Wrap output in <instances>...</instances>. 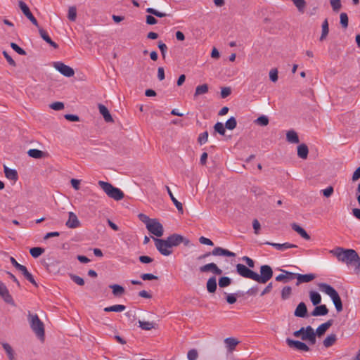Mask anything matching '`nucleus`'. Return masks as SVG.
I'll return each instance as SVG.
<instances>
[{
  "label": "nucleus",
  "mask_w": 360,
  "mask_h": 360,
  "mask_svg": "<svg viewBox=\"0 0 360 360\" xmlns=\"http://www.w3.org/2000/svg\"><path fill=\"white\" fill-rule=\"evenodd\" d=\"M292 229L296 231L298 234H300L303 238L305 240H309L310 236L306 232V231L302 228L298 224L294 223L292 224Z\"/></svg>",
  "instance_id": "nucleus-32"
},
{
  "label": "nucleus",
  "mask_w": 360,
  "mask_h": 360,
  "mask_svg": "<svg viewBox=\"0 0 360 360\" xmlns=\"http://www.w3.org/2000/svg\"><path fill=\"white\" fill-rule=\"evenodd\" d=\"M236 127V120L233 117L229 119L226 124L225 127L229 130H233Z\"/></svg>",
  "instance_id": "nucleus-48"
},
{
  "label": "nucleus",
  "mask_w": 360,
  "mask_h": 360,
  "mask_svg": "<svg viewBox=\"0 0 360 360\" xmlns=\"http://www.w3.org/2000/svg\"><path fill=\"white\" fill-rule=\"evenodd\" d=\"M44 252V249L42 248H39V247H35V248H32L30 250V255L34 257V258H37L39 257L41 255H42L43 253Z\"/></svg>",
  "instance_id": "nucleus-44"
},
{
  "label": "nucleus",
  "mask_w": 360,
  "mask_h": 360,
  "mask_svg": "<svg viewBox=\"0 0 360 360\" xmlns=\"http://www.w3.org/2000/svg\"><path fill=\"white\" fill-rule=\"evenodd\" d=\"M231 93V89L230 87H223L221 90V96L223 98H226L229 96Z\"/></svg>",
  "instance_id": "nucleus-63"
},
{
  "label": "nucleus",
  "mask_w": 360,
  "mask_h": 360,
  "mask_svg": "<svg viewBox=\"0 0 360 360\" xmlns=\"http://www.w3.org/2000/svg\"><path fill=\"white\" fill-rule=\"evenodd\" d=\"M212 255L214 256H226V257H235L234 252H231L226 249H224L221 247H217L213 249Z\"/></svg>",
  "instance_id": "nucleus-17"
},
{
  "label": "nucleus",
  "mask_w": 360,
  "mask_h": 360,
  "mask_svg": "<svg viewBox=\"0 0 360 360\" xmlns=\"http://www.w3.org/2000/svg\"><path fill=\"white\" fill-rule=\"evenodd\" d=\"M328 313V309L325 304L316 306L313 311L311 312V315L314 316H325Z\"/></svg>",
  "instance_id": "nucleus-26"
},
{
  "label": "nucleus",
  "mask_w": 360,
  "mask_h": 360,
  "mask_svg": "<svg viewBox=\"0 0 360 360\" xmlns=\"http://www.w3.org/2000/svg\"><path fill=\"white\" fill-rule=\"evenodd\" d=\"M340 24L344 28L347 27L348 26V16L346 13H342L340 16Z\"/></svg>",
  "instance_id": "nucleus-56"
},
{
  "label": "nucleus",
  "mask_w": 360,
  "mask_h": 360,
  "mask_svg": "<svg viewBox=\"0 0 360 360\" xmlns=\"http://www.w3.org/2000/svg\"><path fill=\"white\" fill-rule=\"evenodd\" d=\"M65 118L69 122H78L79 118L77 115L75 114H65Z\"/></svg>",
  "instance_id": "nucleus-60"
},
{
  "label": "nucleus",
  "mask_w": 360,
  "mask_h": 360,
  "mask_svg": "<svg viewBox=\"0 0 360 360\" xmlns=\"http://www.w3.org/2000/svg\"><path fill=\"white\" fill-rule=\"evenodd\" d=\"M139 218L141 221H143L146 224V226H147L148 224H150V222L154 219H150L148 216H146L144 214H139Z\"/></svg>",
  "instance_id": "nucleus-62"
},
{
  "label": "nucleus",
  "mask_w": 360,
  "mask_h": 360,
  "mask_svg": "<svg viewBox=\"0 0 360 360\" xmlns=\"http://www.w3.org/2000/svg\"><path fill=\"white\" fill-rule=\"evenodd\" d=\"M332 324H333V321L332 320H328V321L321 324L316 328V330L315 332L316 335H317L319 337H321L332 326Z\"/></svg>",
  "instance_id": "nucleus-23"
},
{
  "label": "nucleus",
  "mask_w": 360,
  "mask_h": 360,
  "mask_svg": "<svg viewBox=\"0 0 360 360\" xmlns=\"http://www.w3.org/2000/svg\"><path fill=\"white\" fill-rule=\"evenodd\" d=\"M292 289L290 286L284 287L281 290V297L283 300H287L291 295Z\"/></svg>",
  "instance_id": "nucleus-46"
},
{
  "label": "nucleus",
  "mask_w": 360,
  "mask_h": 360,
  "mask_svg": "<svg viewBox=\"0 0 360 360\" xmlns=\"http://www.w3.org/2000/svg\"><path fill=\"white\" fill-rule=\"evenodd\" d=\"M231 284V279L229 277L224 276L219 280V285L221 288H225Z\"/></svg>",
  "instance_id": "nucleus-51"
},
{
  "label": "nucleus",
  "mask_w": 360,
  "mask_h": 360,
  "mask_svg": "<svg viewBox=\"0 0 360 360\" xmlns=\"http://www.w3.org/2000/svg\"><path fill=\"white\" fill-rule=\"evenodd\" d=\"M292 229L296 231L298 234H300L303 238L305 240H309L310 236L306 232V231L302 228L298 224L294 223L292 224Z\"/></svg>",
  "instance_id": "nucleus-33"
},
{
  "label": "nucleus",
  "mask_w": 360,
  "mask_h": 360,
  "mask_svg": "<svg viewBox=\"0 0 360 360\" xmlns=\"http://www.w3.org/2000/svg\"><path fill=\"white\" fill-rule=\"evenodd\" d=\"M328 32H329L328 21V19H325L323 21L322 25H321V34L319 38V40L321 41H324L326 39V37L328 34Z\"/></svg>",
  "instance_id": "nucleus-30"
},
{
  "label": "nucleus",
  "mask_w": 360,
  "mask_h": 360,
  "mask_svg": "<svg viewBox=\"0 0 360 360\" xmlns=\"http://www.w3.org/2000/svg\"><path fill=\"white\" fill-rule=\"evenodd\" d=\"M296 338H300L302 340L308 341L309 344L316 343V333L311 326L302 327L300 330L293 333Z\"/></svg>",
  "instance_id": "nucleus-5"
},
{
  "label": "nucleus",
  "mask_w": 360,
  "mask_h": 360,
  "mask_svg": "<svg viewBox=\"0 0 360 360\" xmlns=\"http://www.w3.org/2000/svg\"><path fill=\"white\" fill-rule=\"evenodd\" d=\"M266 244L269 245L274 247V248H276L277 250H280V251H285L289 248H297L296 245L291 244L290 243H276L267 242V243H266Z\"/></svg>",
  "instance_id": "nucleus-18"
},
{
  "label": "nucleus",
  "mask_w": 360,
  "mask_h": 360,
  "mask_svg": "<svg viewBox=\"0 0 360 360\" xmlns=\"http://www.w3.org/2000/svg\"><path fill=\"white\" fill-rule=\"evenodd\" d=\"M98 184L110 198L115 200H120L124 198L123 192L120 188L114 187L110 183L99 181Z\"/></svg>",
  "instance_id": "nucleus-4"
},
{
  "label": "nucleus",
  "mask_w": 360,
  "mask_h": 360,
  "mask_svg": "<svg viewBox=\"0 0 360 360\" xmlns=\"http://www.w3.org/2000/svg\"><path fill=\"white\" fill-rule=\"evenodd\" d=\"M243 261L245 262L247 266L249 268H254L255 267V262L250 257L247 256H244L242 258Z\"/></svg>",
  "instance_id": "nucleus-64"
},
{
  "label": "nucleus",
  "mask_w": 360,
  "mask_h": 360,
  "mask_svg": "<svg viewBox=\"0 0 360 360\" xmlns=\"http://www.w3.org/2000/svg\"><path fill=\"white\" fill-rule=\"evenodd\" d=\"M70 277L77 285H81V286L84 285V279L82 278L79 277V276H77L75 274H70Z\"/></svg>",
  "instance_id": "nucleus-55"
},
{
  "label": "nucleus",
  "mask_w": 360,
  "mask_h": 360,
  "mask_svg": "<svg viewBox=\"0 0 360 360\" xmlns=\"http://www.w3.org/2000/svg\"><path fill=\"white\" fill-rule=\"evenodd\" d=\"M286 141L289 143H292V144L298 143L300 142V139H299L297 133L293 129L287 131Z\"/></svg>",
  "instance_id": "nucleus-20"
},
{
  "label": "nucleus",
  "mask_w": 360,
  "mask_h": 360,
  "mask_svg": "<svg viewBox=\"0 0 360 360\" xmlns=\"http://www.w3.org/2000/svg\"><path fill=\"white\" fill-rule=\"evenodd\" d=\"M65 225L70 229H75L80 226V222L74 212H70L68 213V219Z\"/></svg>",
  "instance_id": "nucleus-15"
},
{
  "label": "nucleus",
  "mask_w": 360,
  "mask_h": 360,
  "mask_svg": "<svg viewBox=\"0 0 360 360\" xmlns=\"http://www.w3.org/2000/svg\"><path fill=\"white\" fill-rule=\"evenodd\" d=\"M215 131L218 132L221 135H224L225 134V127L224 126L223 123L221 122H217L215 124L214 127Z\"/></svg>",
  "instance_id": "nucleus-54"
},
{
  "label": "nucleus",
  "mask_w": 360,
  "mask_h": 360,
  "mask_svg": "<svg viewBox=\"0 0 360 360\" xmlns=\"http://www.w3.org/2000/svg\"><path fill=\"white\" fill-rule=\"evenodd\" d=\"M50 108L53 110L59 111L64 109V103L63 102H54L49 105Z\"/></svg>",
  "instance_id": "nucleus-50"
},
{
  "label": "nucleus",
  "mask_w": 360,
  "mask_h": 360,
  "mask_svg": "<svg viewBox=\"0 0 360 360\" xmlns=\"http://www.w3.org/2000/svg\"><path fill=\"white\" fill-rule=\"evenodd\" d=\"M309 149L306 144L302 143L297 146V155L302 159H307L308 157Z\"/></svg>",
  "instance_id": "nucleus-28"
},
{
  "label": "nucleus",
  "mask_w": 360,
  "mask_h": 360,
  "mask_svg": "<svg viewBox=\"0 0 360 360\" xmlns=\"http://www.w3.org/2000/svg\"><path fill=\"white\" fill-rule=\"evenodd\" d=\"M11 47L20 55H21V56L26 55V51L20 47L17 44L13 43V42L11 43Z\"/></svg>",
  "instance_id": "nucleus-53"
},
{
  "label": "nucleus",
  "mask_w": 360,
  "mask_h": 360,
  "mask_svg": "<svg viewBox=\"0 0 360 360\" xmlns=\"http://www.w3.org/2000/svg\"><path fill=\"white\" fill-rule=\"evenodd\" d=\"M295 278H296L297 280L296 285H299L300 284H301L302 283H309V282L313 281L316 278V276L313 274H295Z\"/></svg>",
  "instance_id": "nucleus-16"
},
{
  "label": "nucleus",
  "mask_w": 360,
  "mask_h": 360,
  "mask_svg": "<svg viewBox=\"0 0 360 360\" xmlns=\"http://www.w3.org/2000/svg\"><path fill=\"white\" fill-rule=\"evenodd\" d=\"M208 140V133L207 131H205L203 133H201L198 139V143L200 145H202L205 143Z\"/></svg>",
  "instance_id": "nucleus-57"
},
{
  "label": "nucleus",
  "mask_w": 360,
  "mask_h": 360,
  "mask_svg": "<svg viewBox=\"0 0 360 360\" xmlns=\"http://www.w3.org/2000/svg\"><path fill=\"white\" fill-rule=\"evenodd\" d=\"M5 176L7 179L10 180H13L14 181H17L18 179V173L15 169H10L8 167H4Z\"/></svg>",
  "instance_id": "nucleus-27"
},
{
  "label": "nucleus",
  "mask_w": 360,
  "mask_h": 360,
  "mask_svg": "<svg viewBox=\"0 0 360 360\" xmlns=\"http://www.w3.org/2000/svg\"><path fill=\"white\" fill-rule=\"evenodd\" d=\"M282 272L283 274H281L276 277V281L288 282V281L292 280L295 278L294 273H291L285 270H282Z\"/></svg>",
  "instance_id": "nucleus-22"
},
{
  "label": "nucleus",
  "mask_w": 360,
  "mask_h": 360,
  "mask_svg": "<svg viewBox=\"0 0 360 360\" xmlns=\"http://www.w3.org/2000/svg\"><path fill=\"white\" fill-rule=\"evenodd\" d=\"M292 229L296 231L298 234H300L303 238L305 240H309L310 236L306 232V231L302 228L298 224L294 223L292 224Z\"/></svg>",
  "instance_id": "nucleus-31"
},
{
  "label": "nucleus",
  "mask_w": 360,
  "mask_h": 360,
  "mask_svg": "<svg viewBox=\"0 0 360 360\" xmlns=\"http://www.w3.org/2000/svg\"><path fill=\"white\" fill-rule=\"evenodd\" d=\"M318 286L319 290L322 292L326 294L331 298L336 310L338 311H341L342 310V301L338 292L335 290V288L325 283H321L319 284Z\"/></svg>",
  "instance_id": "nucleus-2"
},
{
  "label": "nucleus",
  "mask_w": 360,
  "mask_h": 360,
  "mask_svg": "<svg viewBox=\"0 0 360 360\" xmlns=\"http://www.w3.org/2000/svg\"><path fill=\"white\" fill-rule=\"evenodd\" d=\"M201 272L211 271L216 275H221L222 271L214 263H209L200 267Z\"/></svg>",
  "instance_id": "nucleus-14"
},
{
  "label": "nucleus",
  "mask_w": 360,
  "mask_h": 360,
  "mask_svg": "<svg viewBox=\"0 0 360 360\" xmlns=\"http://www.w3.org/2000/svg\"><path fill=\"white\" fill-rule=\"evenodd\" d=\"M292 1L300 13H303L304 12V8L307 5L304 0H292Z\"/></svg>",
  "instance_id": "nucleus-42"
},
{
  "label": "nucleus",
  "mask_w": 360,
  "mask_h": 360,
  "mask_svg": "<svg viewBox=\"0 0 360 360\" xmlns=\"http://www.w3.org/2000/svg\"><path fill=\"white\" fill-rule=\"evenodd\" d=\"M269 78L273 82L278 80V70L277 69H271L269 72Z\"/></svg>",
  "instance_id": "nucleus-59"
},
{
  "label": "nucleus",
  "mask_w": 360,
  "mask_h": 360,
  "mask_svg": "<svg viewBox=\"0 0 360 360\" xmlns=\"http://www.w3.org/2000/svg\"><path fill=\"white\" fill-rule=\"evenodd\" d=\"M1 345H2L4 349L5 350L6 353L9 360H14L15 359L14 352H13L11 346L9 344L6 343V342H3Z\"/></svg>",
  "instance_id": "nucleus-39"
},
{
  "label": "nucleus",
  "mask_w": 360,
  "mask_h": 360,
  "mask_svg": "<svg viewBox=\"0 0 360 360\" xmlns=\"http://www.w3.org/2000/svg\"><path fill=\"white\" fill-rule=\"evenodd\" d=\"M0 296L4 300L5 302L11 303L13 301L12 297L6 286L0 281Z\"/></svg>",
  "instance_id": "nucleus-19"
},
{
  "label": "nucleus",
  "mask_w": 360,
  "mask_h": 360,
  "mask_svg": "<svg viewBox=\"0 0 360 360\" xmlns=\"http://www.w3.org/2000/svg\"><path fill=\"white\" fill-rule=\"evenodd\" d=\"M188 360H196L198 358V352L195 349H190L187 353Z\"/></svg>",
  "instance_id": "nucleus-52"
},
{
  "label": "nucleus",
  "mask_w": 360,
  "mask_h": 360,
  "mask_svg": "<svg viewBox=\"0 0 360 360\" xmlns=\"http://www.w3.org/2000/svg\"><path fill=\"white\" fill-rule=\"evenodd\" d=\"M310 300L314 305H317L321 302V297L320 294L315 291L309 292Z\"/></svg>",
  "instance_id": "nucleus-38"
},
{
  "label": "nucleus",
  "mask_w": 360,
  "mask_h": 360,
  "mask_svg": "<svg viewBox=\"0 0 360 360\" xmlns=\"http://www.w3.org/2000/svg\"><path fill=\"white\" fill-rule=\"evenodd\" d=\"M27 154L30 157L36 158V159H40L44 157V152L39 150V149H30L27 151Z\"/></svg>",
  "instance_id": "nucleus-40"
},
{
  "label": "nucleus",
  "mask_w": 360,
  "mask_h": 360,
  "mask_svg": "<svg viewBox=\"0 0 360 360\" xmlns=\"http://www.w3.org/2000/svg\"><path fill=\"white\" fill-rule=\"evenodd\" d=\"M330 6L335 12H338L342 7L340 0H330Z\"/></svg>",
  "instance_id": "nucleus-49"
},
{
  "label": "nucleus",
  "mask_w": 360,
  "mask_h": 360,
  "mask_svg": "<svg viewBox=\"0 0 360 360\" xmlns=\"http://www.w3.org/2000/svg\"><path fill=\"white\" fill-rule=\"evenodd\" d=\"M236 272L240 276L255 281V272L244 264H238L236 266Z\"/></svg>",
  "instance_id": "nucleus-9"
},
{
  "label": "nucleus",
  "mask_w": 360,
  "mask_h": 360,
  "mask_svg": "<svg viewBox=\"0 0 360 360\" xmlns=\"http://www.w3.org/2000/svg\"><path fill=\"white\" fill-rule=\"evenodd\" d=\"M273 276V270L269 265H262L260 267V275L255 272V281L259 283H266Z\"/></svg>",
  "instance_id": "nucleus-6"
},
{
  "label": "nucleus",
  "mask_w": 360,
  "mask_h": 360,
  "mask_svg": "<svg viewBox=\"0 0 360 360\" xmlns=\"http://www.w3.org/2000/svg\"><path fill=\"white\" fill-rule=\"evenodd\" d=\"M2 53H3L4 56L5 57V58L6 59L7 62L9 63V65H12L13 67H15L16 65L15 62L10 56V55L7 53V51H4Z\"/></svg>",
  "instance_id": "nucleus-61"
},
{
  "label": "nucleus",
  "mask_w": 360,
  "mask_h": 360,
  "mask_svg": "<svg viewBox=\"0 0 360 360\" xmlns=\"http://www.w3.org/2000/svg\"><path fill=\"white\" fill-rule=\"evenodd\" d=\"M53 67L65 77H70L75 74L74 70L68 65H66L62 62H56Z\"/></svg>",
  "instance_id": "nucleus-10"
},
{
  "label": "nucleus",
  "mask_w": 360,
  "mask_h": 360,
  "mask_svg": "<svg viewBox=\"0 0 360 360\" xmlns=\"http://www.w3.org/2000/svg\"><path fill=\"white\" fill-rule=\"evenodd\" d=\"M208 91V86L206 84L199 85L196 87L194 96L197 97L200 95L206 94Z\"/></svg>",
  "instance_id": "nucleus-41"
},
{
  "label": "nucleus",
  "mask_w": 360,
  "mask_h": 360,
  "mask_svg": "<svg viewBox=\"0 0 360 360\" xmlns=\"http://www.w3.org/2000/svg\"><path fill=\"white\" fill-rule=\"evenodd\" d=\"M28 321L32 330L41 340L44 339V325L37 314L28 315Z\"/></svg>",
  "instance_id": "nucleus-3"
},
{
  "label": "nucleus",
  "mask_w": 360,
  "mask_h": 360,
  "mask_svg": "<svg viewBox=\"0 0 360 360\" xmlns=\"http://www.w3.org/2000/svg\"><path fill=\"white\" fill-rule=\"evenodd\" d=\"M337 340V336L335 334H330L328 335L325 340H323V345L325 347L328 348L335 344Z\"/></svg>",
  "instance_id": "nucleus-36"
},
{
  "label": "nucleus",
  "mask_w": 360,
  "mask_h": 360,
  "mask_svg": "<svg viewBox=\"0 0 360 360\" xmlns=\"http://www.w3.org/2000/svg\"><path fill=\"white\" fill-rule=\"evenodd\" d=\"M39 34H40L41 37L46 42H47L50 46H51L54 49H57L58 47V44L56 43H55L53 41H52L51 37L49 36V34H47V32L44 30H43L42 28L39 27Z\"/></svg>",
  "instance_id": "nucleus-24"
},
{
  "label": "nucleus",
  "mask_w": 360,
  "mask_h": 360,
  "mask_svg": "<svg viewBox=\"0 0 360 360\" xmlns=\"http://www.w3.org/2000/svg\"><path fill=\"white\" fill-rule=\"evenodd\" d=\"M224 343L229 352H232L238 345L239 341L233 338H227L224 340Z\"/></svg>",
  "instance_id": "nucleus-25"
},
{
  "label": "nucleus",
  "mask_w": 360,
  "mask_h": 360,
  "mask_svg": "<svg viewBox=\"0 0 360 360\" xmlns=\"http://www.w3.org/2000/svg\"><path fill=\"white\" fill-rule=\"evenodd\" d=\"M286 342L290 347L297 349L299 351L308 352L309 350V347L302 342L298 340H292L290 338H287Z\"/></svg>",
  "instance_id": "nucleus-13"
},
{
  "label": "nucleus",
  "mask_w": 360,
  "mask_h": 360,
  "mask_svg": "<svg viewBox=\"0 0 360 360\" xmlns=\"http://www.w3.org/2000/svg\"><path fill=\"white\" fill-rule=\"evenodd\" d=\"M256 122L262 126H266L269 124V119L266 116H261L258 117Z\"/></svg>",
  "instance_id": "nucleus-58"
},
{
  "label": "nucleus",
  "mask_w": 360,
  "mask_h": 360,
  "mask_svg": "<svg viewBox=\"0 0 360 360\" xmlns=\"http://www.w3.org/2000/svg\"><path fill=\"white\" fill-rule=\"evenodd\" d=\"M110 288L112 290V294L115 297H120L124 293V288L117 284L110 285Z\"/></svg>",
  "instance_id": "nucleus-34"
},
{
  "label": "nucleus",
  "mask_w": 360,
  "mask_h": 360,
  "mask_svg": "<svg viewBox=\"0 0 360 360\" xmlns=\"http://www.w3.org/2000/svg\"><path fill=\"white\" fill-rule=\"evenodd\" d=\"M146 228L157 237H161L163 235V226L157 219H154L150 224H148Z\"/></svg>",
  "instance_id": "nucleus-8"
},
{
  "label": "nucleus",
  "mask_w": 360,
  "mask_h": 360,
  "mask_svg": "<svg viewBox=\"0 0 360 360\" xmlns=\"http://www.w3.org/2000/svg\"><path fill=\"white\" fill-rule=\"evenodd\" d=\"M330 253L335 256L338 261L353 266L356 274L360 272V257L355 250L337 247L330 250Z\"/></svg>",
  "instance_id": "nucleus-1"
},
{
  "label": "nucleus",
  "mask_w": 360,
  "mask_h": 360,
  "mask_svg": "<svg viewBox=\"0 0 360 360\" xmlns=\"http://www.w3.org/2000/svg\"><path fill=\"white\" fill-rule=\"evenodd\" d=\"M18 6L23 13V14L32 22V23L35 25L36 27H39V24L37 20V19L34 18V16L31 13L29 7L27 5L22 1H20L18 2Z\"/></svg>",
  "instance_id": "nucleus-12"
},
{
  "label": "nucleus",
  "mask_w": 360,
  "mask_h": 360,
  "mask_svg": "<svg viewBox=\"0 0 360 360\" xmlns=\"http://www.w3.org/2000/svg\"><path fill=\"white\" fill-rule=\"evenodd\" d=\"M207 289L209 292H214L217 289V281L215 277L210 278L207 282Z\"/></svg>",
  "instance_id": "nucleus-37"
},
{
  "label": "nucleus",
  "mask_w": 360,
  "mask_h": 360,
  "mask_svg": "<svg viewBox=\"0 0 360 360\" xmlns=\"http://www.w3.org/2000/svg\"><path fill=\"white\" fill-rule=\"evenodd\" d=\"M171 248L178 246L181 243H184L185 245L189 244V240L184 238L182 236L179 234H172L166 238Z\"/></svg>",
  "instance_id": "nucleus-11"
},
{
  "label": "nucleus",
  "mask_w": 360,
  "mask_h": 360,
  "mask_svg": "<svg viewBox=\"0 0 360 360\" xmlns=\"http://www.w3.org/2000/svg\"><path fill=\"white\" fill-rule=\"evenodd\" d=\"M126 309V307L123 304H115L110 307H106L104 308V311L105 312H122L124 311Z\"/></svg>",
  "instance_id": "nucleus-35"
},
{
  "label": "nucleus",
  "mask_w": 360,
  "mask_h": 360,
  "mask_svg": "<svg viewBox=\"0 0 360 360\" xmlns=\"http://www.w3.org/2000/svg\"><path fill=\"white\" fill-rule=\"evenodd\" d=\"M166 189H167V191L172 200V201L173 202V203L174 204V205L176 206V209L178 210V211L181 213H183L184 212V210H183V205L181 204V202H180L179 201H178L176 198L174 196L171 189L169 188V186H166Z\"/></svg>",
  "instance_id": "nucleus-29"
},
{
  "label": "nucleus",
  "mask_w": 360,
  "mask_h": 360,
  "mask_svg": "<svg viewBox=\"0 0 360 360\" xmlns=\"http://www.w3.org/2000/svg\"><path fill=\"white\" fill-rule=\"evenodd\" d=\"M146 12L159 18H163L167 15L165 13L160 12L158 10L153 8H146Z\"/></svg>",
  "instance_id": "nucleus-47"
},
{
  "label": "nucleus",
  "mask_w": 360,
  "mask_h": 360,
  "mask_svg": "<svg viewBox=\"0 0 360 360\" xmlns=\"http://www.w3.org/2000/svg\"><path fill=\"white\" fill-rule=\"evenodd\" d=\"M68 18L70 21H75L77 18V9L75 6H71L68 9Z\"/></svg>",
  "instance_id": "nucleus-45"
},
{
  "label": "nucleus",
  "mask_w": 360,
  "mask_h": 360,
  "mask_svg": "<svg viewBox=\"0 0 360 360\" xmlns=\"http://www.w3.org/2000/svg\"><path fill=\"white\" fill-rule=\"evenodd\" d=\"M139 326L145 330H150L155 328V323L150 321H139Z\"/></svg>",
  "instance_id": "nucleus-43"
},
{
  "label": "nucleus",
  "mask_w": 360,
  "mask_h": 360,
  "mask_svg": "<svg viewBox=\"0 0 360 360\" xmlns=\"http://www.w3.org/2000/svg\"><path fill=\"white\" fill-rule=\"evenodd\" d=\"M157 250L164 256H169L172 253V248L166 239L153 238Z\"/></svg>",
  "instance_id": "nucleus-7"
},
{
  "label": "nucleus",
  "mask_w": 360,
  "mask_h": 360,
  "mask_svg": "<svg viewBox=\"0 0 360 360\" xmlns=\"http://www.w3.org/2000/svg\"><path fill=\"white\" fill-rule=\"evenodd\" d=\"M307 309L304 302H300L296 307L294 315L297 317L304 318L307 316Z\"/></svg>",
  "instance_id": "nucleus-21"
}]
</instances>
